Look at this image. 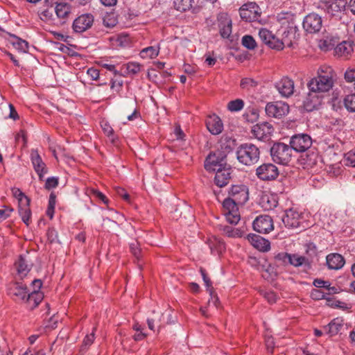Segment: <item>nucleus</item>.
<instances>
[{
	"mask_svg": "<svg viewBox=\"0 0 355 355\" xmlns=\"http://www.w3.org/2000/svg\"><path fill=\"white\" fill-rule=\"evenodd\" d=\"M252 225L254 230L261 234H268L274 229L272 219L267 215L257 217Z\"/></svg>",
	"mask_w": 355,
	"mask_h": 355,
	"instance_id": "obj_12",
	"label": "nucleus"
},
{
	"mask_svg": "<svg viewBox=\"0 0 355 355\" xmlns=\"http://www.w3.org/2000/svg\"><path fill=\"white\" fill-rule=\"evenodd\" d=\"M275 87L283 97H288L293 94L294 83L288 78H283L275 84Z\"/></svg>",
	"mask_w": 355,
	"mask_h": 355,
	"instance_id": "obj_21",
	"label": "nucleus"
},
{
	"mask_svg": "<svg viewBox=\"0 0 355 355\" xmlns=\"http://www.w3.org/2000/svg\"><path fill=\"white\" fill-rule=\"evenodd\" d=\"M313 285L317 288H327L329 292L332 291L334 293H336V288L334 287L330 286V283L327 281H324L320 279H315L313 281Z\"/></svg>",
	"mask_w": 355,
	"mask_h": 355,
	"instance_id": "obj_53",
	"label": "nucleus"
},
{
	"mask_svg": "<svg viewBox=\"0 0 355 355\" xmlns=\"http://www.w3.org/2000/svg\"><path fill=\"white\" fill-rule=\"evenodd\" d=\"M259 36L261 40L268 47L279 51L282 43L279 42V38L274 35L272 31L267 28H262L259 31Z\"/></svg>",
	"mask_w": 355,
	"mask_h": 355,
	"instance_id": "obj_14",
	"label": "nucleus"
},
{
	"mask_svg": "<svg viewBox=\"0 0 355 355\" xmlns=\"http://www.w3.org/2000/svg\"><path fill=\"white\" fill-rule=\"evenodd\" d=\"M55 207V196L51 193L49 196L46 215L51 219L53 217Z\"/></svg>",
	"mask_w": 355,
	"mask_h": 355,
	"instance_id": "obj_52",
	"label": "nucleus"
},
{
	"mask_svg": "<svg viewBox=\"0 0 355 355\" xmlns=\"http://www.w3.org/2000/svg\"><path fill=\"white\" fill-rule=\"evenodd\" d=\"M126 69V73L130 76H135L139 73L141 69V65L137 62H129L124 64Z\"/></svg>",
	"mask_w": 355,
	"mask_h": 355,
	"instance_id": "obj_41",
	"label": "nucleus"
},
{
	"mask_svg": "<svg viewBox=\"0 0 355 355\" xmlns=\"http://www.w3.org/2000/svg\"><path fill=\"white\" fill-rule=\"evenodd\" d=\"M130 249L134 257L139 259L141 255V250L139 248L138 242L134 241L131 243L130 244Z\"/></svg>",
	"mask_w": 355,
	"mask_h": 355,
	"instance_id": "obj_56",
	"label": "nucleus"
},
{
	"mask_svg": "<svg viewBox=\"0 0 355 355\" xmlns=\"http://www.w3.org/2000/svg\"><path fill=\"white\" fill-rule=\"evenodd\" d=\"M302 26L309 33H318L322 27V17L316 13H310L304 17Z\"/></svg>",
	"mask_w": 355,
	"mask_h": 355,
	"instance_id": "obj_8",
	"label": "nucleus"
},
{
	"mask_svg": "<svg viewBox=\"0 0 355 355\" xmlns=\"http://www.w3.org/2000/svg\"><path fill=\"white\" fill-rule=\"evenodd\" d=\"M256 174L260 180L265 181L272 180L277 178L279 171L275 165L271 163H266L257 168Z\"/></svg>",
	"mask_w": 355,
	"mask_h": 355,
	"instance_id": "obj_10",
	"label": "nucleus"
},
{
	"mask_svg": "<svg viewBox=\"0 0 355 355\" xmlns=\"http://www.w3.org/2000/svg\"><path fill=\"white\" fill-rule=\"evenodd\" d=\"M295 30L293 27H288L285 30L282 35V38H279V41L282 43V46L279 47V51L282 50L284 47H292L295 40Z\"/></svg>",
	"mask_w": 355,
	"mask_h": 355,
	"instance_id": "obj_27",
	"label": "nucleus"
},
{
	"mask_svg": "<svg viewBox=\"0 0 355 355\" xmlns=\"http://www.w3.org/2000/svg\"><path fill=\"white\" fill-rule=\"evenodd\" d=\"M194 0H174V7L177 10L184 12L189 10Z\"/></svg>",
	"mask_w": 355,
	"mask_h": 355,
	"instance_id": "obj_40",
	"label": "nucleus"
},
{
	"mask_svg": "<svg viewBox=\"0 0 355 355\" xmlns=\"http://www.w3.org/2000/svg\"><path fill=\"white\" fill-rule=\"evenodd\" d=\"M200 272L204 281L205 285L207 287V290L209 291L213 289L211 282L210 279L208 277L205 270L201 268L200 269Z\"/></svg>",
	"mask_w": 355,
	"mask_h": 355,
	"instance_id": "obj_58",
	"label": "nucleus"
},
{
	"mask_svg": "<svg viewBox=\"0 0 355 355\" xmlns=\"http://www.w3.org/2000/svg\"><path fill=\"white\" fill-rule=\"evenodd\" d=\"M274 128L271 124L268 122L257 123L252 128V135L258 139H263L272 133Z\"/></svg>",
	"mask_w": 355,
	"mask_h": 355,
	"instance_id": "obj_18",
	"label": "nucleus"
},
{
	"mask_svg": "<svg viewBox=\"0 0 355 355\" xmlns=\"http://www.w3.org/2000/svg\"><path fill=\"white\" fill-rule=\"evenodd\" d=\"M8 293L12 297H15L16 300H26L28 296L26 286L22 283L14 282L8 287Z\"/></svg>",
	"mask_w": 355,
	"mask_h": 355,
	"instance_id": "obj_20",
	"label": "nucleus"
},
{
	"mask_svg": "<svg viewBox=\"0 0 355 355\" xmlns=\"http://www.w3.org/2000/svg\"><path fill=\"white\" fill-rule=\"evenodd\" d=\"M343 162L346 166L355 167V149L345 154Z\"/></svg>",
	"mask_w": 355,
	"mask_h": 355,
	"instance_id": "obj_51",
	"label": "nucleus"
},
{
	"mask_svg": "<svg viewBox=\"0 0 355 355\" xmlns=\"http://www.w3.org/2000/svg\"><path fill=\"white\" fill-rule=\"evenodd\" d=\"M313 93L311 92L304 101V108L307 112L317 110L321 104V99Z\"/></svg>",
	"mask_w": 355,
	"mask_h": 355,
	"instance_id": "obj_31",
	"label": "nucleus"
},
{
	"mask_svg": "<svg viewBox=\"0 0 355 355\" xmlns=\"http://www.w3.org/2000/svg\"><path fill=\"white\" fill-rule=\"evenodd\" d=\"M219 230L228 237L236 238L242 236V232L237 228H234L227 225H220Z\"/></svg>",
	"mask_w": 355,
	"mask_h": 355,
	"instance_id": "obj_37",
	"label": "nucleus"
},
{
	"mask_svg": "<svg viewBox=\"0 0 355 355\" xmlns=\"http://www.w3.org/2000/svg\"><path fill=\"white\" fill-rule=\"evenodd\" d=\"M226 167L225 155L219 153H211L206 158L205 168L207 171L216 172Z\"/></svg>",
	"mask_w": 355,
	"mask_h": 355,
	"instance_id": "obj_9",
	"label": "nucleus"
},
{
	"mask_svg": "<svg viewBox=\"0 0 355 355\" xmlns=\"http://www.w3.org/2000/svg\"><path fill=\"white\" fill-rule=\"evenodd\" d=\"M260 150L259 148L252 144H243L236 150V158L238 161L245 166L255 164L259 159Z\"/></svg>",
	"mask_w": 355,
	"mask_h": 355,
	"instance_id": "obj_2",
	"label": "nucleus"
},
{
	"mask_svg": "<svg viewBox=\"0 0 355 355\" xmlns=\"http://www.w3.org/2000/svg\"><path fill=\"white\" fill-rule=\"evenodd\" d=\"M4 209H0V223L8 217H10L11 213L14 211V209L8 206H4Z\"/></svg>",
	"mask_w": 355,
	"mask_h": 355,
	"instance_id": "obj_57",
	"label": "nucleus"
},
{
	"mask_svg": "<svg viewBox=\"0 0 355 355\" xmlns=\"http://www.w3.org/2000/svg\"><path fill=\"white\" fill-rule=\"evenodd\" d=\"M259 6L256 3H248L243 5L239 9V14L243 20L254 21L259 19L260 15L258 12Z\"/></svg>",
	"mask_w": 355,
	"mask_h": 355,
	"instance_id": "obj_13",
	"label": "nucleus"
},
{
	"mask_svg": "<svg viewBox=\"0 0 355 355\" xmlns=\"http://www.w3.org/2000/svg\"><path fill=\"white\" fill-rule=\"evenodd\" d=\"M265 110L268 116L280 119L288 113L289 106L282 101L271 102L267 103Z\"/></svg>",
	"mask_w": 355,
	"mask_h": 355,
	"instance_id": "obj_7",
	"label": "nucleus"
},
{
	"mask_svg": "<svg viewBox=\"0 0 355 355\" xmlns=\"http://www.w3.org/2000/svg\"><path fill=\"white\" fill-rule=\"evenodd\" d=\"M235 140L232 139V138L225 137H222L220 141V148L223 150V153H230L234 146Z\"/></svg>",
	"mask_w": 355,
	"mask_h": 355,
	"instance_id": "obj_42",
	"label": "nucleus"
},
{
	"mask_svg": "<svg viewBox=\"0 0 355 355\" xmlns=\"http://www.w3.org/2000/svg\"><path fill=\"white\" fill-rule=\"evenodd\" d=\"M112 44L115 47L125 48L131 44V38L128 33H121L110 37Z\"/></svg>",
	"mask_w": 355,
	"mask_h": 355,
	"instance_id": "obj_29",
	"label": "nucleus"
},
{
	"mask_svg": "<svg viewBox=\"0 0 355 355\" xmlns=\"http://www.w3.org/2000/svg\"><path fill=\"white\" fill-rule=\"evenodd\" d=\"M118 23L117 19L114 13H107L103 19V24L107 28H113Z\"/></svg>",
	"mask_w": 355,
	"mask_h": 355,
	"instance_id": "obj_44",
	"label": "nucleus"
},
{
	"mask_svg": "<svg viewBox=\"0 0 355 355\" xmlns=\"http://www.w3.org/2000/svg\"><path fill=\"white\" fill-rule=\"evenodd\" d=\"M17 270L18 274L24 277L31 270V265L29 264V261L26 259V256L20 255L17 261L15 263Z\"/></svg>",
	"mask_w": 355,
	"mask_h": 355,
	"instance_id": "obj_32",
	"label": "nucleus"
},
{
	"mask_svg": "<svg viewBox=\"0 0 355 355\" xmlns=\"http://www.w3.org/2000/svg\"><path fill=\"white\" fill-rule=\"evenodd\" d=\"M43 295L40 292L32 291L28 294L26 297V302L31 303L33 302L34 306H37L42 301Z\"/></svg>",
	"mask_w": 355,
	"mask_h": 355,
	"instance_id": "obj_48",
	"label": "nucleus"
},
{
	"mask_svg": "<svg viewBox=\"0 0 355 355\" xmlns=\"http://www.w3.org/2000/svg\"><path fill=\"white\" fill-rule=\"evenodd\" d=\"M206 125L209 132L214 135H219L223 130L222 120L216 114H212L207 117Z\"/></svg>",
	"mask_w": 355,
	"mask_h": 355,
	"instance_id": "obj_22",
	"label": "nucleus"
},
{
	"mask_svg": "<svg viewBox=\"0 0 355 355\" xmlns=\"http://www.w3.org/2000/svg\"><path fill=\"white\" fill-rule=\"evenodd\" d=\"M209 293V295H210V299L208 302V304L209 306H213L216 308H217L218 306V297L216 295L214 294V292L213 291V289H211V290H209L208 291Z\"/></svg>",
	"mask_w": 355,
	"mask_h": 355,
	"instance_id": "obj_61",
	"label": "nucleus"
},
{
	"mask_svg": "<svg viewBox=\"0 0 355 355\" xmlns=\"http://www.w3.org/2000/svg\"><path fill=\"white\" fill-rule=\"evenodd\" d=\"M334 76L335 73L331 67H321L318 71L317 76L312 78L308 83V87L311 92H327L334 86Z\"/></svg>",
	"mask_w": 355,
	"mask_h": 355,
	"instance_id": "obj_1",
	"label": "nucleus"
},
{
	"mask_svg": "<svg viewBox=\"0 0 355 355\" xmlns=\"http://www.w3.org/2000/svg\"><path fill=\"white\" fill-rule=\"evenodd\" d=\"M248 240L259 251L268 252L270 249V242L259 235L250 234L248 235Z\"/></svg>",
	"mask_w": 355,
	"mask_h": 355,
	"instance_id": "obj_24",
	"label": "nucleus"
},
{
	"mask_svg": "<svg viewBox=\"0 0 355 355\" xmlns=\"http://www.w3.org/2000/svg\"><path fill=\"white\" fill-rule=\"evenodd\" d=\"M242 44L245 48L252 50L257 46V42L254 37L251 35H246L242 37Z\"/></svg>",
	"mask_w": 355,
	"mask_h": 355,
	"instance_id": "obj_50",
	"label": "nucleus"
},
{
	"mask_svg": "<svg viewBox=\"0 0 355 355\" xmlns=\"http://www.w3.org/2000/svg\"><path fill=\"white\" fill-rule=\"evenodd\" d=\"M282 221L288 228H296L301 223V214L293 209H289L285 211Z\"/></svg>",
	"mask_w": 355,
	"mask_h": 355,
	"instance_id": "obj_19",
	"label": "nucleus"
},
{
	"mask_svg": "<svg viewBox=\"0 0 355 355\" xmlns=\"http://www.w3.org/2000/svg\"><path fill=\"white\" fill-rule=\"evenodd\" d=\"M258 85L257 81L253 78H244L241 80L240 86L243 89L250 90Z\"/></svg>",
	"mask_w": 355,
	"mask_h": 355,
	"instance_id": "obj_47",
	"label": "nucleus"
},
{
	"mask_svg": "<svg viewBox=\"0 0 355 355\" xmlns=\"http://www.w3.org/2000/svg\"><path fill=\"white\" fill-rule=\"evenodd\" d=\"M343 325V320L340 318H334L332 320L327 326L324 328L327 333L330 336H333L336 335L341 329Z\"/></svg>",
	"mask_w": 355,
	"mask_h": 355,
	"instance_id": "obj_34",
	"label": "nucleus"
},
{
	"mask_svg": "<svg viewBox=\"0 0 355 355\" xmlns=\"http://www.w3.org/2000/svg\"><path fill=\"white\" fill-rule=\"evenodd\" d=\"M96 331V327H94L92 329V332L87 334L84 338L83 345L80 347V352H84L87 349L94 343L95 340V331Z\"/></svg>",
	"mask_w": 355,
	"mask_h": 355,
	"instance_id": "obj_43",
	"label": "nucleus"
},
{
	"mask_svg": "<svg viewBox=\"0 0 355 355\" xmlns=\"http://www.w3.org/2000/svg\"><path fill=\"white\" fill-rule=\"evenodd\" d=\"M101 127L103 131V132L109 137H111V139L114 141V130L112 127L110 125V123L106 121H102L101 122Z\"/></svg>",
	"mask_w": 355,
	"mask_h": 355,
	"instance_id": "obj_54",
	"label": "nucleus"
},
{
	"mask_svg": "<svg viewBox=\"0 0 355 355\" xmlns=\"http://www.w3.org/2000/svg\"><path fill=\"white\" fill-rule=\"evenodd\" d=\"M58 184V178L55 177L48 178L45 182V188L48 190L55 188Z\"/></svg>",
	"mask_w": 355,
	"mask_h": 355,
	"instance_id": "obj_59",
	"label": "nucleus"
},
{
	"mask_svg": "<svg viewBox=\"0 0 355 355\" xmlns=\"http://www.w3.org/2000/svg\"><path fill=\"white\" fill-rule=\"evenodd\" d=\"M344 77L347 83L354 84L355 83V67H349L345 72Z\"/></svg>",
	"mask_w": 355,
	"mask_h": 355,
	"instance_id": "obj_55",
	"label": "nucleus"
},
{
	"mask_svg": "<svg viewBox=\"0 0 355 355\" xmlns=\"http://www.w3.org/2000/svg\"><path fill=\"white\" fill-rule=\"evenodd\" d=\"M344 105L348 111L355 112V92L345 96Z\"/></svg>",
	"mask_w": 355,
	"mask_h": 355,
	"instance_id": "obj_45",
	"label": "nucleus"
},
{
	"mask_svg": "<svg viewBox=\"0 0 355 355\" xmlns=\"http://www.w3.org/2000/svg\"><path fill=\"white\" fill-rule=\"evenodd\" d=\"M261 204L265 210H272L278 205L277 197L275 195H266L262 197Z\"/></svg>",
	"mask_w": 355,
	"mask_h": 355,
	"instance_id": "obj_35",
	"label": "nucleus"
},
{
	"mask_svg": "<svg viewBox=\"0 0 355 355\" xmlns=\"http://www.w3.org/2000/svg\"><path fill=\"white\" fill-rule=\"evenodd\" d=\"M87 75L93 80H96L99 78V71L95 68L91 67L87 69Z\"/></svg>",
	"mask_w": 355,
	"mask_h": 355,
	"instance_id": "obj_64",
	"label": "nucleus"
},
{
	"mask_svg": "<svg viewBox=\"0 0 355 355\" xmlns=\"http://www.w3.org/2000/svg\"><path fill=\"white\" fill-rule=\"evenodd\" d=\"M270 155L275 163L286 165L291 160L292 149L290 145L275 143L270 148Z\"/></svg>",
	"mask_w": 355,
	"mask_h": 355,
	"instance_id": "obj_3",
	"label": "nucleus"
},
{
	"mask_svg": "<svg viewBox=\"0 0 355 355\" xmlns=\"http://www.w3.org/2000/svg\"><path fill=\"white\" fill-rule=\"evenodd\" d=\"M238 205H241L230 196L223 202L224 215L227 221L230 224L236 225L241 219Z\"/></svg>",
	"mask_w": 355,
	"mask_h": 355,
	"instance_id": "obj_4",
	"label": "nucleus"
},
{
	"mask_svg": "<svg viewBox=\"0 0 355 355\" xmlns=\"http://www.w3.org/2000/svg\"><path fill=\"white\" fill-rule=\"evenodd\" d=\"M30 198L26 196H22L18 200V211L19 214L21 218L22 221L28 226L31 223V210L30 209Z\"/></svg>",
	"mask_w": 355,
	"mask_h": 355,
	"instance_id": "obj_16",
	"label": "nucleus"
},
{
	"mask_svg": "<svg viewBox=\"0 0 355 355\" xmlns=\"http://www.w3.org/2000/svg\"><path fill=\"white\" fill-rule=\"evenodd\" d=\"M263 297L270 304L275 303L277 300V295L272 291H268L263 293Z\"/></svg>",
	"mask_w": 355,
	"mask_h": 355,
	"instance_id": "obj_63",
	"label": "nucleus"
},
{
	"mask_svg": "<svg viewBox=\"0 0 355 355\" xmlns=\"http://www.w3.org/2000/svg\"><path fill=\"white\" fill-rule=\"evenodd\" d=\"M328 268L331 270H339L343 267L345 261L344 257L338 253H331L326 257Z\"/></svg>",
	"mask_w": 355,
	"mask_h": 355,
	"instance_id": "obj_26",
	"label": "nucleus"
},
{
	"mask_svg": "<svg viewBox=\"0 0 355 355\" xmlns=\"http://www.w3.org/2000/svg\"><path fill=\"white\" fill-rule=\"evenodd\" d=\"M231 173L230 168H223L216 171L214 178L215 184L218 187H223L227 184L231 178Z\"/></svg>",
	"mask_w": 355,
	"mask_h": 355,
	"instance_id": "obj_30",
	"label": "nucleus"
},
{
	"mask_svg": "<svg viewBox=\"0 0 355 355\" xmlns=\"http://www.w3.org/2000/svg\"><path fill=\"white\" fill-rule=\"evenodd\" d=\"M244 107V101L242 99L237 98L231 101L227 104V109L231 112H239Z\"/></svg>",
	"mask_w": 355,
	"mask_h": 355,
	"instance_id": "obj_46",
	"label": "nucleus"
},
{
	"mask_svg": "<svg viewBox=\"0 0 355 355\" xmlns=\"http://www.w3.org/2000/svg\"><path fill=\"white\" fill-rule=\"evenodd\" d=\"M218 28L220 36L227 39L232 34V24L231 19L227 15H223L218 18Z\"/></svg>",
	"mask_w": 355,
	"mask_h": 355,
	"instance_id": "obj_23",
	"label": "nucleus"
},
{
	"mask_svg": "<svg viewBox=\"0 0 355 355\" xmlns=\"http://www.w3.org/2000/svg\"><path fill=\"white\" fill-rule=\"evenodd\" d=\"M38 15L42 21H49L53 19V10L50 8L42 7L38 11Z\"/></svg>",
	"mask_w": 355,
	"mask_h": 355,
	"instance_id": "obj_49",
	"label": "nucleus"
},
{
	"mask_svg": "<svg viewBox=\"0 0 355 355\" xmlns=\"http://www.w3.org/2000/svg\"><path fill=\"white\" fill-rule=\"evenodd\" d=\"M54 12L59 19L62 23L68 20L71 15V6L65 2H58L54 8Z\"/></svg>",
	"mask_w": 355,
	"mask_h": 355,
	"instance_id": "obj_25",
	"label": "nucleus"
},
{
	"mask_svg": "<svg viewBox=\"0 0 355 355\" xmlns=\"http://www.w3.org/2000/svg\"><path fill=\"white\" fill-rule=\"evenodd\" d=\"M289 145L297 153L306 151L312 145V139L307 134H296L291 137Z\"/></svg>",
	"mask_w": 355,
	"mask_h": 355,
	"instance_id": "obj_6",
	"label": "nucleus"
},
{
	"mask_svg": "<svg viewBox=\"0 0 355 355\" xmlns=\"http://www.w3.org/2000/svg\"><path fill=\"white\" fill-rule=\"evenodd\" d=\"M207 243L210 248L211 252L215 255H220L225 250V243L218 237L211 236L209 238Z\"/></svg>",
	"mask_w": 355,
	"mask_h": 355,
	"instance_id": "obj_28",
	"label": "nucleus"
},
{
	"mask_svg": "<svg viewBox=\"0 0 355 355\" xmlns=\"http://www.w3.org/2000/svg\"><path fill=\"white\" fill-rule=\"evenodd\" d=\"M91 193L93 195L94 197L98 198L101 201H102L104 204L107 205L108 204V199L107 197L101 191L96 189H92Z\"/></svg>",
	"mask_w": 355,
	"mask_h": 355,
	"instance_id": "obj_60",
	"label": "nucleus"
},
{
	"mask_svg": "<svg viewBox=\"0 0 355 355\" xmlns=\"http://www.w3.org/2000/svg\"><path fill=\"white\" fill-rule=\"evenodd\" d=\"M160 47L157 46H148L143 49L139 53V55L143 59H153L158 56L159 53Z\"/></svg>",
	"mask_w": 355,
	"mask_h": 355,
	"instance_id": "obj_36",
	"label": "nucleus"
},
{
	"mask_svg": "<svg viewBox=\"0 0 355 355\" xmlns=\"http://www.w3.org/2000/svg\"><path fill=\"white\" fill-rule=\"evenodd\" d=\"M12 44L19 52L26 53L28 50V43L15 35H13Z\"/></svg>",
	"mask_w": 355,
	"mask_h": 355,
	"instance_id": "obj_38",
	"label": "nucleus"
},
{
	"mask_svg": "<svg viewBox=\"0 0 355 355\" xmlns=\"http://www.w3.org/2000/svg\"><path fill=\"white\" fill-rule=\"evenodd\" d=\"M94 23L92 14H83L78 16L73 23V29L76 33H83L90 28Z\"/></svg>",
	"mask_w": 355,
	"mask_h": 355,
	"instance_id": "obj_15",
	"label": "nucleus"
},
{
	"mask_svg": "<svg viewBox=\"0 0 355 355\" xmlns=\"http://www.w3.org/2000/svg\"><path fill=\"white\" fill-rule=\"evenodd\" d=\"M229 196L241 205H244L249 199V191L244 184L232 186L229 191Z\"/></svg>",
	"mask_w": 355,
	"mask_h": 355,
	"instance_id": "obj_11",
	"label": "nucleus"
},
{
	"mask_svg": "<svg viewBox=\"0 0 355 355\" xmlns=\"http://www.w3.org/2000/svg\"><path fill=\"white\" fill-rule=\"evenodd\" d=\"M288 263L295 267H299L308 263V259L304 257L296 254H290Z\"/></svg>",
	"mask_w": 355,
	"mask_h": 355,
	"instance_id": "obj_39",
	"label": "nucleus"
},
{
	"mask_svg": "<svg viewBox=\"0 0 355 355\" xmlns=\"http://www.w3.org/2000/svg\"><path fill=\"white\" fill-rule=\"evenodd\" d=\"M31 159L35 171L38 175L40 180H42L47 172V168L37 149L31 150Z\"/></svg>",
	"mask_w": 355,
	"mask_h": 355,
	"instance_id": "obj_17",
	"label": "nucleus"
},
{
	"mask_svg": "<svg viewBox=\"0 0 355 355\" xmlns=\"http://www.w3.org/2000/svg\"><path fill=\"white\" fill-rule=\"evenodd\" d=\"M346 3L345 0L325 1L320 2L318 8L324 10L330 17L340 18L345 10Z\"/></svg>",
	"mask_w": 355,
	"mask_h": 355,
	"instance_id": "obj_5",
	"label": "nucleus"
},
{
	"mask_svg": "<svg viewBox=\"0 0 355 355\" xmlns=\"http://www.w3.org/2000/svg\"><path fill=\"white\" fill-rule=\"evenodd\" d=\"M319 46H320V49H322L324 51H327L333 48L334 44H332L331 42H329L327 40H321L319 42Z\"/></svg>",
	"mask_w": 355,
	"mask_h": 355,
	"instance_id": "obj_62",
	"label": "nucleus"
},
{
	"mask_svg": "<svg viewBox=\"0 0 355 355\" xmlns=\"http://www.w3.org/2000/svg\"><path fill=\"white\" fill-rule=\"evenodd\" d=\"M353 51V45L351 42L343 41L334 49L335 54L338 57H347Z\"/></svg>",
	"mask_w": 355,
	"mask_h": 355,
	"instance_id": "obj_33",
	"label": "nucleus"
}]
</instances>
